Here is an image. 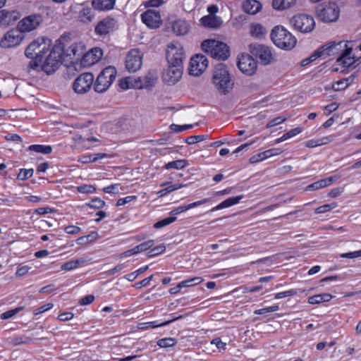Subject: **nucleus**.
Returning a JSON list of instances; mask_svg holds the SVG:
<instances>
[{
    "instance_id": "1",
    "label": "nucleus",
    "mask_w": 361,
    "mask_h": 361,
    "mask_svg": "<svg viewBox=\"0 0 361 361\" xmlns=\"http://www.w3.org/2000/svg\"><path fill=\"white\" fill-rule=\"evenodd\" d=\"M271 39L277 47L285 50L292 49L297 42L296 38L281 25L275 26L272 29Z\"/></svg>"
},
{
    "instance_id": "2",
    "label": "nucleus",
    "mask_w": 361,
    "mask_h": 361,
    "mask_svg": "<svg viewBox=\"0 0 361 361\" xmlns=\"http://www.w3.org/2000/svg\"><path fill=\"white\" fill-rule=\"evenodd\" d=\"M202 50L212 58L218 60H226L230 56L229 47L226 44L215 39H206L202 42Z\"/></svg>"
},
{
    "instance_id": "3",
    "label": "nucleus",
    "mask_w": 361,
    "mask_h": 361,
    "mask_svg": "<svg viewBox=\"0 0 361 361\" xmlns=\"http://www.w3.org/2000/svg\"><path fill=\"white\" fill-rule=\"evenodd\" d=\"M63 44H55L42 66V70L47 74L54 73L61 63L63 59Z\"/></svg>"
},
{
    "instance_id": "4",
    "label": "nucleus",
    "mask_w": 361,
    "mask_h": 361,
    "mask_svg": "<svg viewBox=\"0 0 361 361\" xmlns=\"http://www.w3.org/2000/svg\"><path fill=\"white\" fill-rule=\"evenodd\" d=\"M116 73V69L114 66H109L104 68L94 83V91L98 93L105 92L115 80Z\"/></svg>"
},
{
    "instance_id": "5",
    "label": "nucleus",
    "mask_w": 361,
    "mask_h": 361,
    "mask_svg": "<svg viewBox=\"0 0 361 361\" xmlns=\"http://www.w3.org/2000/svg\"><path fill=\"white\" fill-rule=\"evenodd\" d=\"M315 11L318 18L324 23L336 22L340 15V8L334 2L320 4L316 6Z\"/></svg>"
},
{
    "instance_id": "6",
    "label": "nucleus",
    "mask_w": 361,
    "mask_h": 361,
    "mask_svg": "<svg viewBox=\"0 0 361 361\" xmlns=\"http://www.w3.org/2000/svg\"><path fill=\"white\" fill-rule=\"evenodd\" d=\"M212 80L218 90L222 91L224 94L228 92V89L231 86V76L224 63H219L215 66Z\"/></svg>"
},
{
    "instance_id": "7",
    "label": "nucleus",
    "mask_w": 361,
    "mask_h": 361,
    "mask_svg": "<svg viewBox=\"0 0 361 361\" xmlns=\"http://www.w3.org/2000/svg\"><path fill=\"white\" fill-rule=\"evenodd\" d=\"M293 27L302 32H310L315 27V21L311 16L307 14H298L290 20Z\"/></svg>"
},
{
    "instance_id": "8",
    "label": "nucleus",
    "mask_w": 361,
    "mask_h": 361,
    "mask_svg": "<svg viewBox=\"0 0 361 361\" xmlns=\"http://www.w3.org/2000/svg\"><path fill=\"white\" fill-rule=\"evenodd\" d=\"M166 55L169 64L183 65L185 59L183 47L178 42H173L168 45Z\"/></svg>"
},
{
    "instance_id": "9",
    "label": "nucleus",
    "mask_w": 361,
    "mask_h": 361,
    "mask_svg": "<svg viewBox=\"0 0 361 361\" xmlns=\"http://www.w3.org/2000/svg\"><path fill=\"white\" fill-rule=\"evenodd\" d=\"M250 53L260 60L263 65H268L272 62L273 56L270 47L257 43H252L249 45Z\"/></svg>"
},
{
    "instance_id": "10",
    "label": "nucleus",
    "mask_w": 361,
    "mask_h": 361,
    "mask_svg": "<svg viewBox=\"0 0 361 361\" xmlns=\"http://www.w3.org/2000/svg\"><path fill=\"white\" fill-rule=\"evenodd\" d=\"M94 77L91 73L80 75L73 82V88L78 94H85L92 87Z\"/></svg>"
},
{
    "instance_id": "11",
    "label": "nucleus",
    "mask_w": 361,
    "mask_h": 361,
    "mask_svg": "<svg viewBox=\"0 0 361 361\" xmlns=\"http://www.w3.org/2000/svg\"><path fill=\"white\" fill-rule=\"evenodd\" d=\"M24 38L23 34L17 27L8 31L0 39V47L3 49H8L16 47L20 44Z\"/></svg>"
},
{
    "instance_id": "12",
    "label": "nucleus",
    "mask_w": 361,
    "mask_h": 361,
    "mask_svg": "<svg viewBox=\"0 0 361 361\" xmlns=\"http://www.w3.org/2000/svg\"><path fill=\"white\" fill-rule=\"evenodd\" d=\"M348 42L339 41L338 42L335 41L329 42L324 45L318 48L321 52V56H330L336 55H341L342 52H344L345 48H347Z\"/></svg>"
},
{
    "instance_id": "13",
    "label": "nucleus",
    "mask_w": 361,
    "mask_h": 361,
    "mask_svg": "<svg viewBox=\"0 0 361 361\" xmlns=\"http://www.w3.org/2000/svg\"><path fill=\"white\" fill-rule=\"evenodd\" d=\"M117 27V21L111 17L100 20L94 27V34L99 37H106L113 32Z\"/></svg>"
},
{
    "instance_id": "14",
    "label": "nucleus",
    "mask_w": 361,
    "mask_h": 361,
    "mask_svg": "<svg viewBox=\"0 0 361 361\" xmlns=\"http://www.w3.org/2000/svg\"><path fill=\"white\" fill-rule=\"evenodd\" d=\"M209 64L207 58L202 54H196L190 59L189 73L191 75L199 76L207 68Z\"/></svg>"
},
{
    "instance_id": "15",
    "label": "nucleus",
    "mask_w": 361,
    "mask_h": 361,
    "mask_svg": "<svg viewBox=\"0 0 361 361\" xmlns=\"http://www.w3.org/2000/svg\"><path fill=\"white\" fill-rule=\"evenodd\" d=\"M42 18L39 14L30 15L21 20L17 27L22 32H30L36 29L42 23Z\"/></svg>"
},
{
    "instance_id": "16",
    "label": "nucleus",
    "mask_w": 361,
    "mask_h": 361,
    "mask_svg": "<svg viewBox=\"0 0 361 361\" xmlns=\"http://www.w3.org/2000/svg\"><path fill=\"white\" fill-rule=\"evenodd\" d=\"M257 61L249 54H243L241 57L238 59V68L242 73L247 75H253L257 70Z\"/></svg>"
},
{
    "instance_id": "17",
    "label": "nucleus",
    "mask_w": 361,
    "mask_h": 361,
    "mask_svg": "<svg viewBox=\"0 0 361 361\" xmlns=\"http://www.w3.org/2000/svg\"><path fill=\"white\" fill-rule=\"evenodd\" d=\"M142 64V56L137 49H133L128 52L126 59V67L130 72H136Z\"/></svg>"
},
{
    "instance_id": "18",
    "label": "nucleus",
    "mask_w": 361,
    "mask_h": 361,
    "mask_svg": "<svg viewBox=\"0 0 361 361\" xmlns=\"http://www.w3.org/2000/svg\"><path fill=\"white\" fill-rule=\"evenodd\" d=\"M183 65L169 64V67L164 75V80L169 85H174L182 77Z\"/></svg>"
},
{
    "instance_id": "19",
    "label": "nucleus",
    "mask_w": 361,
    "mask_h": 361,
    "mask_svg": "<svg viewBox=\"0 0 361 361\" xmlns=\"http://www.w3.org/2000/svg\"><path fill=\"white\" fill-rule=\"evenodd\" d=\"M353 48L348 47L344 52L339 55L336 59V62L346 68H355L356 67V59L352 55Z\"/></svg>"
},
{
    "instance_id": "20",
    "label": "nucleus",
    "mask_w": 361,
    "mask_h": 361,
    "mask_svg": "<svg viewBox=\"0 0 361 361\" xmlns=\"http://www.w3.org/2000/svg\"><path fill=\"white\" fill-rule=\"evenodd\" d=\"M142 22L152 28L158 27L161 23V16L158 11L147 10L141 15Z\"/></svg>"
},
{
    "instance_id": "21",
    "label": "nucleus",
    "mask_w": 361,
    "mask_h": 361,
    "mask_svg": "<svg viewBox=\"0 0 361 361\" xmlns=\"http://www.w3.org/2000/svg\"><path fill=\"white\" fill-rule=\"evenodd\" d=\"M103 56L101 48L94 47L85 54H82V63L85 66H91L98 62Z\"/></svg>"
},
{
    "instance_id": "22",
    "label": "nucleus",
    "mask_w": 361,
    "mask_h": 361,
    "mask_svg": "<svg viewBox=\"0 0 361 361\" xmlns=\"http://www.w3.org/2000/svg\"><path fill=\"white\" fill-rule=\"evenodd\" d=\"M20 18V13L17 11H0V26L8 27L13 25Z\"/></svg>"
},
{
    "instance_id": "23",
    "label": "nucleus",
    "mask_w": 361,
    "mask_h": 361,
    "mask_svg": "<svg viewBox=\"0 0 361 361\" xmlns=\"http://www.w3.org/2000/svg\"><path fill=\"white\" fill-rule=\"evenodd\" d=\"M157 78L152 73H148L144 77H140L135 82L134 87L138 89L150 88L155 85Z\"/></svg>"
},
{
    "instance_id": "24",
    "label": "nucleus",
    "mask_w": 361,
    "mask_h": 361,
    "mask_svg": "<svg viewBox=\"0 0 361 361\" xmlns=\"http://www.w3.org/2000/svg\"><path fill=\"white\" fill-rule=\"evenodd\" d=\"M82 46L81 45L73 44L67 49L63 47V56H66L71 59L79 60L80 58L82 59Z\"/></svg>"
},
{
    "instance_id": "25",
    "label": "nucleus",
    "mask_w": 361,
    "mask_h": 361,
    "mask_svg": "<svg viewBox=\"0 0 361 361\" xmlns=\"http://www.w3.org/2000/svg\"><path fill=\"white\" fill-rule=\"evenodd\" d=\"M244 197L243 195H240L235 197H231L225 200L216 207L210 209L209 212H212L214 211L220 210L224 208H228L231 206L235 205L240 202V201Z\"/></svg>"
},
{
    "instance_id": "26",
    "label": "nucleus",
    "mask_w": 361,
    "mask_h": 361,
    "mask_svg": "<svg viewBox=\"0 0 361 361\" xmlns=\"http://www.w3.org/2000/svg\"><path fill=\"white\" fill-rule=\"evenodd\" d=\"M180 318H182L181 315H180L178 317H173L171 319H169L168 321H166V322L160 323V324H158L157 321L140 323L138 324L137 327L140 330H147V329H155V328H157V327H161V326H167L169 324L172 323L173 322L176 321V320H178V319H179Z\"/></svg>"
},
{
    "instance_id": "27",
    "label": "nucleus",
    "mask_w": 361,
    "mask_h": 361,
    "mask_svg": "<svg viewBox=\"0 0 361 361\" xmlns=\"http://www.w3.org/2000/svg\"><path fill=\"white\" fill-rule=\"evenodd\" d=\"M244 12L249 14H256L262 9V4L257 0H246L243 4Z\"/></svg>"
},
{
    "instance_id": "28",
    "label": "nucleus",
    "mask_w": 361,
    "mask_h": 361,
    "mask_svg": "<svg viewBox=\"0 0 361 361\" xmlns=\"http://www.w3.org/2000/svg\"><path fill=\"white\" fill-rule=\"evenodd\" d=\"M172 29L177 35H185L188 32L190 25L187 21L178 19L172 23Z\"/></svg>"
},
{
    "instance_id": "29",
    "label": "nucleus",
    "mask_w": 361,
    "mask_h": 361,
    "mask_svg": "<svg viewBox=\"0 0 361 361\" xmlns=\"http://www.w3.org/2000/svg\"><path fill=\"white\" fill-rule=\"evenodd\" d=\"M50 39L47 38H38L31 43H34L35 46L33 47V49L35 52H38L39 54H42L43 56L48 51V47L50 45Z\"/></svg>"
},
{
    "instance_id": "30",
    "label": "nucleus",
    "mask_w": 361,
    "mask_h": 361,
    "mask_svg": "<svg viewBox=\"0 0 361 361\" xmlns=\"http://www.w3.org/2000/svg\"><path fill=\"white\" fill-rule=\"evenodd\" d=\"M201 24L209 28H217L222 24V20L216 16H205L200 19Z\"/></svg>"
},
{
    "instance_id": "31",
    "label": "nucleus",
    "mask_w": 361,
    "mask_h": 361,
    "mask_svg": "<svg viewBox=\"0 0 361 361\" xmlns=\"http://www.w3.org/2000/svg\"><path fill=\"white\" fill-rule=\"evenodd\" d=\"M116 0H92L94 9L97 11H109L114 8Z\"/></svg>"
},
{
    "instance_id": "32",
    "label": "nucleus",
    "mask_w": 361,
    "mask_h": 361,
    "mask_svg": "<svg viewBox=\"0 0 361 361\" xmlns=\"http://www.w3.org/2000/svg\"><path fill=\"white\" fill-rule=\"evenodd\" d=\"M78 16L81 22L88 23L94 19L95 15L92 8L85 6L79 11Z\"/></svg>"
},
{
    "instance_id": "33",
    "label": "nucleus",
    "mask_w": 361,
    "mask_h": 361,
    "mask_svg": "<svg viewBox=\"0 0 361 361\" xmlns=\"http://www.w3.org/2000/svg\"><path fill=\"white\" fill-rule=\"evenodd\" d=\"M333 298L329 293L314 295L308 298V302L311 305H318L323 302H329Z\"/></svg>"
},
{
    "instance_id": "34",
    "label": "nucleus",
    "mask_w": 361,
    "mask_h": 361,
    "mask_svg": "<svg viewBox=\"0 0 361 361\" xmlns=\"http://www.w3.org/2000/svg\"><path fill=\"white\" fill-rule=\"evenodd\" d=\"M296 0H273L272 6L276 10H285L295 5Z\"/></svg>"
},
{
    "instance_id": "35",
    "label": "nucleus",
    "mask_w": 361,
    "mask_h": 361,
    "mask_svg": "<svg viewBox=\"0 0 361 361\" xmlns=\"http://www.w3.org/2000/svg\"><path fill=\"white\" fill-rule=\"evenodd\" d=\"M274 149H270L264 152L258 153L257 154L253 155L250 158V162L252 164L257 163L260 161H263L267 158L271 157L274 154Z\"/></svg>"
},
{
    "instance_id": "36",
    "label": "nucleus",
    "mask_w": 361,
    "mask_h": 361,
    "mask_svg": "<svg viewBox=\"0 0 361 361\" xmlns=\"http://www.w3.org/2000/svg\"><path fill=\"white\" fill-rule=\"evenodd\" d=\"M331 139H330L329 137H324L319 139H313L307 140L305 142V147L309 148H313L318 146H322L324 145L328 144L329 142H331Z\"/></svg>"
},
{
    "instance_id": "37",
    "label": "nucleus",
    "mask_w": 361,
    "mask_h": 361,
    "mask_svg": "<svg viewBox=\"0 0 361 361\" xmlns=\"http://www.w3.org/2000/svg\"><path fill=\"white\" fill-rule=\"evenodd\" d=\"M331 185V179H322L306 187V190H317Z\"/></svg>"
},
{
    "instance_id": "38",
    "label": "nucleus",
    "mask_w": 361,
    "mask_h": 361,
    "mask_svg": "<svg viewBox=\"0 0 361 361\" xmlns=\"http://www.w3.org/2000/svg\"><path fill=\"white\" fill-rule=\"evenodd\" d=\"M188 164V161L186 159H178L176 161H170L165 164L164 168L166 169H183Z\"/></svg>"
},
{
    "instance_id": "39",
    "label": "nucleus",
    "mask_w": 361,
    "mask_h": 361,
    "mask_svg": "<svg viewBox=\"0 0 361 361\" xmlns=\"http://www.w3.org/2000/svg\"><path fill=\"white\" fill-rule=\"evenodd\" d=\"M28 150L44 154H48L52 152V148L50 145H32L29 146Z\"/></svg>"
},
{
    "instance_id": "40",
    "label": "nucleus",
    "mask_w": 361,
    "mask_h": 361,
    "mask_svg": "<svg viewBox=\"0 0 361 361\" xmlns=\"http://www.w3.org/2000/svg\"><path fill=\"white\" fill-rule=\"evenodd\" d=\"M301 132H302V128H300V127H297L295 128L291 129L286 133L283 134L281 137L276 140L275 143L276 144L281 143L289 138H291V137L298 135Z\"/></svg>"
},
{
    "instance_id": "41",
    "label": "nucleus",
    "mask_w": 361,
    "mask_h": 361,
    "mask_svg": "<svg viewBox=\"0 0 361 361\" xmlns=\"http://www.w3.org/2000/svg\"><path fill=\"white\" fill-rule=\"evenodd\" d=\"M107 157V154L105 153H97L92 154L90 155L83 156L82 157V162L84 164L95 162L99 159L105 158Z\"/></svg>"
},
{
    "instance_id": "42",
    "label": "nucleus",
    "mask_w": 361,
    "mask_h": 361,
    "mask_svg": "<svg viewBox=\"0 0 361 361\" xmlns=\"http://www.w3.org/2000/svg\"><path fill=\"white\" fill-rule=\"evenodd\" d=\"M44 56L43 54H38L37 57H35L34 59H31L32 60L30 61L28 67L35 71H39V69L42 70V66L40 63L42 61V59Z\"/></svg>"
},
{
    "instance_id": "43",
    "label": "nucleus",
    "mask_w": 361,
    "mask_h": 361,
    "mask_svg": "<svg viewBox=\"0 0 361 361\" xmlns=\"http://www.w3.org/2000/svg\"><path fill=\"white\" fill-rule=\"evenodd\" d=\"M250 33L253 37H260L264 34V28L260 24H253L251 26Z\"/></svg>"
},
{
    "instance_id": "44",
    "label": "nucleus",
    "mask_w": 361,
    "mask_h": 361,
    "mask_svg": "<svg viewBox=\"0 0 361 361\" xmlns=\"http://www.w3.org/2000/svg\"><path fill=\"white\" fill-rule=\"evenodd\" d=\"M33 169H21L17 176V178L20 180H25L31 178L33 176Z\"/></svg>"
},
{
    "instance_id": "45",
    "label": "nucleus",
    "mask_w": 361,
    "mask_h": 361,
    "mask_svg": "<svg viewBox=\"0 0 361 361\" xmlns=\"http://www.w3.org/2000/svg\"><path fill=\"white\" fill-rule=\"evenodd\" d=\"M321 52L322 51H319V49H317L316 51H314L310 56L303 59L301 63H300V65L301 66H307L308 64L311 63L312 62H313L314 61H315L317 59L319 58V57H322L321 56Z\"/></svg>"
},
{
    "instance_id": "46",
    "label": "nucleus",
    "mask_w": 361,
    "mask_h": 361,
    "mask_svg": "<svg viewBox=\"0 0 361 361\" xmlns=\"http://www.w3.org/2000/svg\"><path fill=\"white\" fill-rule=\"evenodd\" d=\"M204 281V279L202 277L197 276L192 278L190 279L185 280L181 281V285L183 287H192L195 285L200 284Z\"/></svg>"
},
{
    "instance_id": "47",
    "label": "nucleus",
    "mask_w": 361,
    "mask_h": 361,
    "mask_svg": "<svg viewBox=\"0 0 361 361\" xmlns=\"http://www.w3.org/2000/svg\"><path fill=\"white\" fill-rule=\"evenodd\" d=\"M176 219H177V218L176 216H169V217L165 218L164 219H161V220L156 222L154 224V227L155 228H161L162 227L168 226L170 224L176 221Z\"/></svg>"
},
{
    "instance_id": "48",
    "label": "nucleus",
    "mask_w": 361,
    "mask_h": 361,
    "mask_svg": "<svg viewBox=\"0 0 361 361\" xmlns=\"http://www.w3.org/2000/svg\"><path fill=\"white\" fill-rule=\"evenodd\" d=\"M176 340L172 338H164L157 341V345L160 348H168L175 345Z\"/></svg>"
},
{
    "instance_id": "49",
    "label": "nucleus",
    "mask_w": 361,
    "mask_h": 361,
    "mask_svg": "<svg viewBox=\"0 0 361 361\" xmlns=\"http://www.w3.org/2000/svg\"><path fill=\"white\" fill-rule=\"evenodd\" d=\"M86 205L90 208L99 209L105 206V202L100 198L96 197L92 199L89 203H87Z\"/></svg>"
},
{
    "instance_id": "50",
    "label": "nucleus",
    "mask_w": 361,
    "mask_h": 361,
    "mask_svg": "<svg viewBox=\"0 0 361 361\" xmlns=\"http://www.w3.org/2000/svg\"><path fill=\"white\" fill-rule=\"evenodd\" d=\"M165 250L166 247L164 245H160L152 248L147 252V255L148 257H153L163 253Z\"/></svg>"
},
{
    "instance_id": "51",
    "label": "nucleus",
    "mask_w": 361,
    "mask_h": 361,
    "mask_svg": "<svg viewBox=\"0 0 361 361\" xmlns=\"http://www.w3.org/2000/svg\"><path fill=\"white\" fill-rule=\"evenodd\" d=\"M154 245V241L153 240H149L137 245L136 247L138 253H140L149 250V248L153 247Z\"/></svg>"
},
{
    "instance_id": "52",
    "label": "nucleus",
    "mask_w": 361,
    "mask_h": 361,
    "mask_svg": "<svg viewBox=\"0 0 361 361\" xmlns=\"http://www.w3.org/2000/svg\"><path fill=\"white\" fill-rule=\"evenodd\" d=\"M23 309V307H18L15 309L8 310L7 312H5L1 314V319H8L9 318H11L12 317L15 316L17 313H18L20 311H21Z\"/></svg>"
},
{
    "instance_id": "53",
    "label": "nucleus",
    "mask_w": 361,
    "mask_h": 361,
    "mask_svg": "<svg viewBox=\"0 0 361 361\" xmlns=\"http://www.w3.org/2000/svg\"><path fill=\"white\" fill-rule=\"evenodd\" d=\"M336 206H337L336 203H331V204H324V205H322V206L317 207L315 209V213L316 214L325 213L326 212H329V211L336 208Z\"/></svg>"
},
{
    "instance_id": "54",
    "label": "nucleus",
    "mask_w": 361,
    "mask_h": 361,
    "mask_svg": "<svg viewBox=\"0 0 361 361\" xmlns=\"http://www.w3.org/2000/svg\"><path fill=\"white\" fill-rule=\"evenodd\" d=\"M207 137H208L207 135H200L190 136L186 139V142L188 145H192V144L203 141V140L207 139Z\"/></svg>"
},
{
    "instance_id": "55",
    "label": "nucleus",
    "mask_w": 361,
    "mask_h": 361,
    "mask_svg": "<svg viewBox=\"0 0 361 361\" xmlns=\"http://www.w3.org/2000/svg\"><path fill=\"white\" fill-rule=\"evenodd\" d=\"M96 188L92 185L83 184L77 187V190L80 193H92L95 191Z\"/></svg>"
},
{
    "instance_id": "56",
    "label": "nucleus",
    "mask_w": 361,
    "mask_h": 361,
    "mask_svg": "<svg viewBox=\"0 0 361 361\" xmlns=\"http://www.w3.org/2000/svg\"><path fill=\"white\" fill-rule=\"evenodd\" d=\"M296 294H297V291L295 290L290 289V290H288L286 291H283V292H281V293H278L275 294L274 298L279 300V299H281V298H286V297H291Z\"/></svg>"
},
{
    "instance_id": "57",
    "label": "nucleus",
    "mask_w": 361,
    "mask_h": 361,
    "mask_svg": "<svg viewBox=\"0 0 361 361\" xmlns=\"http://www.w3.org/2000/svg\"><path fill=\"white\" fill-rule=\"evenodd\" d=\"M279 309V305H275L270 307H264L262 309L257 310L254 312L255 314H263L265 313L272 312L277 311Z\"/></svg>"
},
{
    "instance_id": "58",
    "label": "nucleus",
    "mask_w": 361,
    "mask_h": 361,
    "mask_svg": "<svg viewBox=\"0 0 361 361\" xmlns=\"http://www.w3.org/2000/svg\"><path fill=\"white\" fill-rule=\"evenodd\" d=\"M287 120L286 117L283 116H278L272 120H271L266 126L267 128H271L274 126H276L281 123H283Z\"/></svg>"
},
{
    "instance_id": "59",
    "label": "nucleus",
    "mask_w": 361,
    "mask_h": 361,
    "mask_svg": "<svg viewBox=\"0 0 361 361\" xmlns=\"http://www.w3.org/2000/svg\"><path fill=\"white\" fill-rule=\"evenodd\" d=\"M192 128V125H183V126H179V125H176V124H171L170 126V129L174 132V133H180V132H182L183 130H188V129H190Z\"/></svg>"
},
{
    "instance_id": "60",
    "label": "nucleus",
    "mask_w": 361,
    "mask_h": 361,
    "mask_svg": "<svg viewBox=\"0 0 361 361\" xmlns=\"http://www.w3.org/2000/svg\"><path fill=\"white\" fill-rule=\"evenodd\" d=\"M34 46V43H30L25 51V56L29 59H34L35 57H37L38 54H39L38 52H35V51L33 49Z\"/></svg>"
},
{
    "instance_id": "61",
    "label": "nucleus",
    "mask_w": 361,
    "mask_h": 361,
    "mask_svg": "<svg viewBox=\"0 0 361 361\" xmlns=\"http://www.w3.org/2000/svg\"><path fill=\"white\" fill-rule=\"evenodd\" d=\"M152 278H153V274H152L149 277H147V278L144 279L143 280H142V281H140L139 282L135 283L133 285V287L137 288V289L142 288V287H145V286H147L150 283V281H152Z\"/></svg>"
},
{
    "instance_id": "62",
    "label": "nucleus",
    "mask_w": 361,
    "mask_h": 361,
    "mask_svg": "<svg viewBox=\"0 0 361 361\" xmlns=\"http://www.w3.org/2000/svg\"><path fill=\"white\" fill-rule=\"evenodd\" d=\"M73 140L78 143H83L85 141L91 142L97 140V139L94 137H85L80 134H75L73 136Z\"/></svg>"
},
{
    "instance_id": "63",
    "label": "nucleus",
    "mask_w": 361,
    "mask_h": 361,
    "mask_svg": "<svg viewBox=\"0 0 361 361\" xmlns=\"http://www.w3.org/2000/svg\"><path fill=\"white\" fill-rule=\"evenodd\" d=\"M55 212V209L49 207H39L36 209L34 211V213L37 214L39 215H44L49 213H53Z\"/></svg>"
},
{
    "instance_id": "64",
    "label": "nucleus",
    "mask_w": 361,
    "mask_h": 361,
    "mask_svg": "<svg viewBox=\"0 0 361 361\" xmlns=\"http://www.w3.org/2000/svg\"><path fill=\"white\" fill-rule=\"evenodd\" d=\"M53 307V304L52 303H47V304H45L37 309L35 310L34 311V314L35 315H37V314H42L50 309H51Z\"/></svg>"
}]
</instances>
